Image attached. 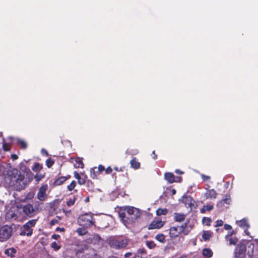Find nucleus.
I'll use <instances>...</instances> for the list:
<instances>
[{
  "label": "nucleus",
  "instance_id": "4c0bfd02",
  "mask_svg": "<svg viewBox=\"0 0 258 258\" xmlns=\"http://www.w3.org/2000/svg\"><path fill=\"white\" fill-rule=\"evenodd\" d=\"M204 223H205L207 226H210L211 222V219L209 218L204 217L202 219Z\"/></svg>",
  "mask_w": 258,
  "mask_h": 258
},
{
  "label": "nucleus",
  "instance_id": "f8f14e48",
  "mask_svg": "<svg viewBox=\"0 0 258 258\" xmlns=\"http://www.w3.org/2000/svg\"><path fill=\"white\" fill-rule=\"evenodd\" d=\"M165 222L161 220H154L149 226V229H159L163 226Z\"/></svg>",
  "mask_w": 258,
  "mask_h": 258
},
{
  "label": "nucleus",
  "instance_id": "58836bf2",
  "mask_svg": "<svg viewBox=\"0 0 258 258\" xmlns=\"http://www.w3.org/2000/svg\"><path fill=\"white\" fill-rule=\"evenodd\" d=\"M76 201V198H73V199H70L67 202V205L68 206L70 207L75 204Z\"/></svg>",
  "mask_w": 258,
  "mask_h": 258
},
{
  "label": "nucleus",
  "instance_id": "393cba45",
  "mask_svg": "<svg viewBox=\"0 0 258 258\" xmlns=\"http://www.w3.org/2000/svg\"><path fill=\"white\" fill-rule=\"evenodd\" d=\"M166 236L162 233H159L156 235L155 239L159 242L165 243Z\"/></svg>",
  "mask_w": 258,
  "mask_h": 258
},
{
  "label": "nucleus",
  "instance_id": "a19ab883",
  "mask_svg": "<svg viewBox=\"0 0 258 258\" xmlns=\"http://www.w3.org/2000/svg\"><path fill=\"white\" fill-rule=\"evenodd\" d=\"M51 247L56 250H57L60 248V246L57 245L55 241H54L51 243Z\"/></svg>",
  "mask_w": 258,
  "mask_h": 258
},
{
  "label": "nucleus",
  "instance_id": "e433bc0d",
  "mask_svg": "<svg viewBox=\"0 0 258 258\" xmlns=\"http://www.w3.org/2000/svg\"><path fill=\"white\" fill-rule=\"evenodd\" d=\"M137 254H139L140 255L146 256V250L144 248H140L139 249L137 253Z\"/></svg>",
  "mask_w": 258,
  "mask_h": 258
},
{
  "label": "nucleus",
  "instance_id": "c756f323",
  "mask_svg": "<svg viewBox=\"0 0 258 258\" xmlns=\"http://www.w3.org/2000/svg\"><path fill=\"white\" fill-rule=\"evenodd\" d=\"M119 217L121 220V221L122 222V223L126 225L127 223V220H124V218H126V215L125 213L124 212H119Z\"/></svg>",
  "mask_w": 258,
  "mask_h": 258
},
{
  "label": "nucleus",
  "instance_id": "bf43d9fd",
  "mask_svg": "<svg viewBox=\"0 0 258 258\" xmlns=\"http://www.w3.org/2000/svg\"><path fill=\"white\" fill-rule=\"evenodd\" d=\"M41 152L42 154H45L46 156H48V152L47 151H46L45 149H42L41 150Z\"/></svg>",
  "mask_w": 258,
  "mask_h": 258
},
{
  "label": "nucleus",
  "instance_id": "a18cd8bd",
  "mask_svg": "<svg viewBox=\"0 0 258 258\" xmlns=\"http://www.w3.org/2000/svg\"><path fill=\"white\" fill-rule=\"evenodd\" d=\"M223 224V221L221 220H218L216 222L215 227L221 226Z\"/></svg>",
  "mask_w": 258,
  "mask_h": 258
},
{
  "label": "nucleus",
  "instance_id": "4be33fe9",
  "mask_svg": "<svg viewBox=\"0 0 258 258\" xmlns=\"http://www.w3.org/2000/svg\"><path fill=\"white\" fill-rule=\"evenodd\" d=\"M187 226V223H185L182 224L180 226L179 229H178L179 231H181V233H182L185 235H187L189 233V230H188L186 228Z\"/></svg>",
  "mask_w": 258,
  "mask_h": 258
},
{
  "label": "nucleus",
  "instance_id": "a878e982",
  "mask_svg": "<svg viewBox=\"0 0 258 258\" xmlns=\"http://www.w3.org/2000/svg\"><path fill=\"white\" fill-rule=\"evenodd\" d=\"M76 163L74 164L75 168H82L84 167V164L82 159L80 158H77L75 159Z\"/></svg>",
  "mask_w": 258,
  "mask_h": 258
},
{
  "label": "nucleus",
  "instance_id": "a211bd4d",
  "mask_svg": "<svg viewBox=\"0 0 258 258\" xmlns=\"http://www.w3.org/2000/svg\"><path fill=\"white\" fill-rule=\"evenodd\" d=\"M16 252L17 250L15 248L11 247L6 249L5 251V254L7 255L8 256L13 257L15 256Z\"/></svg>",
  "mask_w": 258,
  "mask_h": 258
},
{
  "label": "nucleus",
  "instance_id": "f3484780",
  "mask_svg": "<svg viewBox=\"0 0 258 258\" xmlns=\"http://www.w3.org/2000/svg\"><path fill=\"white\" fill-rule=\"evenodd\" d=\"M131 167L134 169H138L140 167V163L136 158H133L130 161Z\"/></svg>",
  "mask_w": 258,
  "mask_h": 258
},
{
  "label": "nucleus",
  "instance_id": "72a5a7b5",
  "mask_svg": "<svg viewBox=\"0 0 258 258\" xmlns=\"http://www.w3.org/2000/svg\"><path fill=\"white\" fill-rule=\"evenodd\" d=\"M76 185V182L75 181H73L68 186L67 188L69 190L72 191L74 189Z\"/></svg>",
  "mask_w": 258,
  "mask_h": 258
},
{
  "label": "nucleus",
  "instance_id": "5fc2aeb1",
  "mask_svg": "<svg viewBox=\"0 0 258 258\" xmlns=\"http://www.w3.org/2000/svg\"><path fill=\"white\" fill-rule=\"evenodd\" d=\"M60 236L58 234H53L52 235V238L55 240L57 239Z\"/></svg>",
  "mask_w": 258,
  "mask_h": 258
},
{
  "label": "nucleus",
  "instance_id": "37998d69",
  "mask_svg": "<svg viewBox=\"0 0 258 258\" xmlns=\"http://www.w3.org/2000/svg\"><path fill=\"white\" fill-rule=\"evenodd\" d=\"M201 176L202 177V179L204 181H208V180H209L210 179V176L204 175L203 174H201Z\"/></svg>",
  "mask_w": 258,
  "mask_h": 258
},
{
  "label": "nucleus",
  "instance_id": "f257e3e1",
  "mask_svg": "<svg viewBox=\"0 0 258 258\" xmlns=\"http://www.w3.org/2000/svg\"><path fill=\"white\" fill-rule=\"evenodd\" d=\"M24 178V175L21 171L13 168L7 170L5 180L9 186L16 190H20L25 188Z\"/></svg>",
  "mask_w": 258,
  "mask_h": 258
},
{
  "label": "nucleus",
  "instance_id": "bb28decb",
  "mask_svg": "<svg viewBox=\"0 0 258 258\" xmlns=\"http://www.w3.org/2000/svg\"><path fill=\"white\" fill-rule=\"evenodd\" d=\"M66 180L67 178L66 177L61 176L54 181V184L56 185H60L62 184Z\"/></svg>",
  "mask_w": 258,
  "mask_h": 258
},
{
  "label": "nucleus",
  "instance_id": "412c9836",
  "mask_svg": "<svg viewBox=\"0 0 258 258\" xmlns=\"http://www.w3.org/2000/svg\"><path fill=\"white\" fill-rule=\"evenodd\" d=\"M202 253L203 255L207 258L211 257L213 255V251L210 248L203 249Z\"/></svg>",
  "mask_w": 258,
  "mask_h": 258
},
{
  "label": "nucleus",
  "instance_id": "cd10ccee",
  "mask_svg": "<svg viewBox=\"0 0 258 258\" xmlns=\"http://www.w3.org/2000/svg\"><path fill=\"white\" fill-rule=\"evenodd\" d=\"M42 169V165L39 163H36L34 166L32 168V170L34 172H37Z\"/></svg>",
  "mask_w": 258,
  "mask_h": 258
},
{
  "label": "nucleus",
  "instance_id": "dca6fc26",
  "mask_svg": "<svg viewBox=\"0 0 258 258\" xmlns=\"http://www.w3.org/2000/svg\"><path fill=\"white\" fill-rule=\"evenodd\" d=\"M231 201L230 196L229 195H226L225 198L220 202H218L217 206L221 207L224 204H229Z\"/></svg>",
  "mask_w": 258,
  "mask_h": 258
},
{
  "label": "nucleus",
  "instance_id": "49530a36",
  "mask_svg": "<svg viewBox=\"0 0 258 258\" xmlns=\"http://www.w3.org/2000/svg\"><path fill=\"white\" fill-rule=\"evenodd\" d=\"M85 179L81 178V177L78 179V183L79 184L82 185L85 183Z\"/></svg>",
  "mask_w": 258,
  "mask_h": 258
},
{
  "label": "nucleus",
  "instance_id": "e2e57ef3",
  "mask_svg": "<svg viewBox=\"0 0 258 258\" xmlns=\"http://www.w3.org/2000/svg\"><path fill=\"white\" fill-rule=\"evenodd\" d=\"M124 220H127V223L130 222H131V218H129V217H126V218H124Z\"/></svg>",
  "mask_w": 258,
  "mask_h": 258
},
{
  "label": "nucleus",
  "instance_id": "680f3d73",
  "mask_svg": "<svg viewBox=\"0 0 258 258\" xmlns=\"http://www.w3.org/2000/svg\"><path fill=\"white\" fill-rule=\"evenodd\" d=\"M175 172L177 174H183V172L181 171L179 169H176L175 170Z\"/></svg>",
  "mask_w": 258,
  "mask_h": 258
},
{
  "label": "nucleus",
  "instance_id": "6e6d98bb",
  "mask_svg": "<svg viewBox=\"0 0 258 258\" xmlns=\"http://www.w3.org/2000/svg\"><path fill=\"white\" fill-rule=\"evenodd\" d=\"M56 231H60V232H63L64 231V228L62 227V228H60V227H57L56 229Z\"/></svg>",
  "mask_w": 258,
  "mask_h": 258
},
{
  "label": "nucleus",
  "instance_id": "9b49d317",
  "mask_svg": "<svg viewBox=\"0 0 258 258\" xmlns=\"http://www.w3.org/2000/svg\"><path fill=\"white\" fill-rule=\"evenodd\" d=\"M47 188V185H45L41 186L37 194V198L40 201H44L46 197V191Z\"/></svg>",
  "mask_w": 258,
  "mask_h": 258
},
{
  "label": "nucleus",
  "instance_id": "aec40b11",
  "mask_svg": "<svg viewBox=\"0 0 258 258\" xmlns=\"http://www.w3.org/2000/svg\"><path fill=\"white\" fill-rule=\"evenodd\" d=\"M185 219V215L183 214L175 213L174 220L176 222H181Z\"/></svg>",
  "mask_w": 258,
  "mask_h": 258
},
{
  "label": "nucleus",
  "instance_id": "8fccbe9b",
  "mask_svg": "<svg viewBox=\"0 0 258 258\" xmlns=\"http://www.w3.org/2000/svg\"><path fill=\"white\" fill-rule=\"evenodd\" d=\"M74 177L78 180L81 177L80 174L76 171L74 172Z\"/></svg>",
  "mask_w": 258,
  "mask_h": 258
},
{
  "label": "nucleus",
  "instance_id": "20e7f679",
  "mask_svg": "<svg viewBox=\"0 0 258 258\" xmlns=\"http://www.w3.org/2000/svg\"><path fill=\"white\" fill-rule=\"evenodd\" d=\"M36 222V220L33 219L29 220L23 225L20 229V235L21 236H31L33 233V229L32 228L35 225Z\"/></svg>",
  "mask_w": 258,
  "mask_h": 258
},
{
  "label": "nucleus",
  "instance_id": "864d4df0",
  "mask_svg": "<svg viewBox=\"0 0 258 258\" xmlns=\"http://www.w3.org/2000/svg\"><path fill=\"white\" fill-rule=\"evenodd\" d=\"M18 158V156L16 154H12L11 155V159L13 160H15L17 159Z\"/></svg>",
  "mask_w": 258,
  "mask_h": 258
},
{
  "label": "nucleus",
  "instance_id": "09e8293b",
  "mask_svg": "<svg viewBox=\"0 0 258 258\" xmlns=\"http://www.w3.org/2000/svg\"><path fill=\"white\" fill-rule=\"evenodd\" d=\"M98 170L99 171V172H101L105 170V168L103 165H100L98 167Z\"/></svg>",
  "mask_w": 258,
  "mask_h": 258
},
{
  "label": "nucleus",
  "instance_id": "ddd939ff",
  "mask_svg": "<svg viewBox=\"0 0 258 258\" xmlns=\"http://www.w3.org/2000/svg\"><path fill=\"white\" fill-rule=\"evenodd\" d=\"M169 236L171 238L178 237L181 233V231L178 230V227H171L169 229Z\"/></svg>",
  "mask_w": 258,
  "mask_h": 258
},
{
  "label": "nucleus",
  "instance_id": "f704fd0d",
  "mask_svg": "<svg viewBox=\"0 0 258 258\" xmlns=\"http://www.w3.org/2000/svg\"><path fill=\"white\" fill-rule=\"evenodd\" d=\"M53 164L54 161L51 158H48L46 161V165L48 168L51 167L53 165Z\"/></svg>",
  "mask_w": 258,
  "mask_h": 258
},
{
  "label": "nucleus",
  "instance_id": "39448f33",
  "mask_svg": "<svg viewBox=\"0 0 258 258\" xmlns=\"http://www.w3.org/2000/svg\"><path fill=\"white\" fill-rule=\"evenodd\" d=\"M246 250V246L244 244L238 243L234 251V258H245Z\"/></svg>",
  "mask_w": 258,
  "mask_h": 258
},
{
  "label": "nucleus",
  "instance_id": "f03ea898",
  "mask_svg": "<svg viewBox=\"0 0 258 258\" xmlns=\"http://www.w3.org/2000/svg\"><path fill=\"white\" fill-rule=\"evenodd\" d=\"M78 224L85 228H89L95 224V220L91 213L81 215L77 219Z\"/></svg>",
  "mask_w": 258,
  "mask_h": 258
},
{
  "label": "nucleus",
  "instance_id": "603ef678",
  "mask_svg": "<svg viewBox=\"0 0 258 258\" xmlns=\"http://www.w3.org/2000/svg\"><path fill=\"white\" fill-rule=\"evenodd\" d=\"M224 228L226 230H231L232 229V227L228 224H225L224 225Z\"/></svg>",
  "mask_w": 258,
  "mask_h": 258
},
{
  "label": "nucleus",
  "instance_id": "13d9d810",
  "mask_svg": "<svg viewBox=\"0 0 258 258\" xmlns=\"http://www.w3.org/2000/svg\"><path fill=\"white\" fill-rule=\"evenodd\" d=\"M63 212L66 215H67L68 214H70L71 213V210H65V209H63Z\"/></svg>",
  "mask_w": 258,
  "mask_h": 258
},
{
  "label": "nucleus",
  "instance_id": "473e14b6",
  "mask_svg": "<svg viewBox=\"0 0 258 258\" xmlns=\"http://www.w3.org/2000/svg\"><path fill=\"white\" fill-rule=\"evenodd\" d=\"M45 177V174H37L35 175L34 178L37 181H40Z\"/></svg>",
  "mask_w": 258,
  "mask_h": 258
},
{
  "label": "nucleus",
  "instance_id": "79ce46f5",
  "mask_svg": "<svg viewBox=\"0 0 258 258\" xmlns=\"http://www.w3.org/2000/svg\"><path fill=\"white\" fill-rule=\"evenodd\" d=\"M3 148L5 151H9L10 150L9 145L7 143H4L3 145Z\"/></svg>",
  "mask_w": 258,
  "mask_h": 258
},
{
  "label": "nucleus",
  "instance_id": "c85d7f7f",
  "mask_svg": "<svg viewBox=\"0 0 258 258\" xmlns=\"http://www.w3.org/2000/svg\"><path fill=\"white\" fill-rule=\"evenodd\" d=\"M87 228L83 227V228H79L77 229L76 232L79 235H84L87 233Z\"/></svg>",
  "mask_w": 258,
  "mask_h": 258
},
{
  "label": "nucleus",
  "instance_id": "c03bdc74",
  "mask_svg": "<svg viewBox=\"0 0 258 258\" xmlns=\"http://www.w3.org/2000/svg\"><path fill=\"white\" fill-rule=\"evenodd\" d=\"M90 176L92 178H95L96 177V175L94 169H90Z\"/></svg>",
  "mask_w": 258,
  "mask_h": 258
},
{
  "label": "nucleus",
  "instance_id": "b1692460",
  "mask_svg": "<svg viewBox=\"0 0 258 258\" xmlns=\"http://www.w3.org/2000/svg\"><path fill=\"white\" fill-rule=\"evenodd\" d=\"M212 236V233L210 231H204L202 234V238L205 241L209 240Z\"/></svg>",
  "mask_w": 258,
  "mask_h": 258
},
{
  "label": "nucleus",
  "instance_id": "5701e85b",
  "mask_svg": "<svg viewBox=\"0 0 258 258\" xmlns=\"http://www.w3.org/2000/svg\"><path fill=\"white\" fill-rule=\"evenodd\" d=\"M214 207L212 205H207L204 206L200 210L201 213H205L206 211H210L213 210Z\"/></svg>",
  "mask_w": 258,
  "mask_h": 258
},
{
  "label": "nucleus",
  "instance_id": "de8ad7c7",
  "mask_svg": "<svg viewBox=\"0 0 258 258\" xmlns=\"http://www.w3.org/2000/svg\"><path fill=\"white\" fill-rule=\"evenodd\" d=\"M112 169L110 167H108L105 169V172L106 174H110L112 172Z\"/></svg>",
  "mask_w": 258,
  "mask_h": 258
},
{
  "label": "nucleus",
  "instance_id": "c9c22d12",
  "mask_svg": "<svg viewBox=\"0 0 258 258\" xmlns=\"http://www.w3.org/2000/svg\"><path fill=\"white\" fill-rule=\"evenodd\" d=\"M146 245L150 249L154 248L156 246V244L152 241H147Z\"/></svg>",
  "mask_w": 258,
  "mask_h": 258
},
{
  "label": "nucleus",
  "instance_id": "774afa93",
  "mask_svg": "<svg viewBox=\"0 0 258 258\" xmlns=\"http://www.w3.org/2000/svg\"><path fill=\"white\" fill-rule=\"evenodd\" d=\"M172 193H173V194H174L175 193V189H173L172 190Z\"/></svg>",
  "mask_w": 258,
  "mask_h": 258
},
{
  "label": "nucleus",
  "instance_id": "9d476101",
  "mask_svg": "<svg viewBox=\"0 0 258 258\" xmlns=\"http://www.w3.org/2000/svg\"><path fill=\"white\" fill-rule=\"evenodd\" d=\"M183 202L184 203L186 207L189 208L191 210L196 208V202L191 197H183Z\"/></svg>",
  "mask_w": 258,
  "mask_h": 258
},
{
  "label": "nucleus",
  "instance_id": "3c124183",
  "mask_svg": "<svg viewBox=\"0 0 258 258\" xmlns=\"http://www.w3.org/2000/svg\"><path fill=\"white\" fill-rule=\"evenodd\" d=\"M57 222H58V220H57V219H52L50 222V225L52 226V225H54L55 223H57Z\"/></svg>",
  "mask_w": 258,
  "mask_h": 258
},
{
  "label": "nucleus",
  "instance_id": "423d86ee",
  "mask_svg": "<svg viewBox=\"0 0 258 258\" xmlns=\"http://www.w3.org/2000/svg\"><path fill=\"white\" fill-rule=\"evenodd\" d=\"M21 208L24 213L30 217L36 214L39 211L38 207L35 205L34 208L33 205L30 204L22 206Z\"/></svg>",
  "mask_w": 258,
  "mask_h": 258
},
{
  "label": "nucleus",
  "instance_id": "6ab92c4d",
  "mask_svg": "<svg viewBox=\"0 0 258 258\" xmlns=\"http://www.w3.org/2000/svg\"><path fill=\"white\" fill-rule=\"evenodd\" d=\"M164 176L165 179L167 180L169 183H173L175 181V176L173 174L171 173H165Z\"/></svg>",
  "mask_w": 258,
  "mask_h": 258
},
{
  "label": "nucleus",
  "instance_id": "4468645a",
  "mask_svg": "<svg viewBox=\"0 0 258 258\" xmlns=\"http://www.w3.org/2000/svg\"><path fill=\"white\" fill-rule=\"evenodd\" d=\"M236 223L239 227L244 229L245 233L248 234L247 229L249 228V224L246 219H243L240 221H237Z\"/></svg>",
  "mask_w": 258,
  "mask_h": 258
},
{
  "label": "nucleus",
  "instance_id": "6e6552de",
  "mask_svg": "<svg viewBox=\"0 0 258 258\" xmlns=\"http://www.w3.org/2000/svg\"><path fill=\"white\" fill-rule=\"evenodd\" d=\"M20 213L19 209H16L15 210H10L7 213V217L14 220H19L20 218Z\"/></svg>",
  "mask_w": 258,
  "mask_h": 258
},
{
  "label": "nucleus",
  "instance_id": "0eeeda50",
  "mask_svg": "<svg viewBox=\"0 0 258 258\" xmlns=\"http://www.w3.org/2000/svg\"><path fill=\"white\" fill-rule=\"evenodd\" d=\"M126 211L128 216H131V222H134L141 215L139 210L133 207H126Z\"/></svg>",
  "mask_w": 258,
  "mask_h": 258
},
{
  "label": "nucleus",
  "instance_id": "7c9ffc66",
  "mask_svg": "<svg viewBox=\"0 0 258 258\" xmlns=\"http://www.w3.org/2000/svg\"><path fill=\"white\" fill-rule=\"evenodd\" d=\"M167 210L166 209H158L156 210V214L157 215H165L167 213Z\"/></svg>",
  "mask_w": 258,
  "mask_h": 258
},
{
  "label": "nucleus",
  "instance_id": "7ed1b4c3",
  "mask_svg": "<svg viewBox=\"0 0 258 258\" xmlns=\"http://www.w3.org/2000/svg\"><path fill=\"white\" fill-rule=\"evenodd\" d=\"M12 226L5 225L0 228V241L5 242L9 239L13 235Z\"/></svg>",
  "mask_w": 258,
  "mask_h": 258
},
{
  "label": "nucleus",
  "instance_id": "338daca9",
  "mask_svg": "<svg viewBox=\"0 0 258 258\" xmlns=\"http://www.w3.org/2000/svg\"><path fill=\"white\" fill-rule=\"evenodd\" d=\"M138 153V151L136 150L134 152V154H137Z\"/></svg>",
  "mask_w": 258,
  "mask_h": 258
},
{
  "label": "nucleus",
  "instance_id": "1a4fd4ad",
  "mask_svg": "<svg viewBox=\"0 0 258 258\" xmlns=\"http://www.w3.org/2000/svg\"><path fill=\"white\" fill-rule=\"evenodd\" d=\"M127 244V240L125 239L113 240L111 245L115 248H122L125 247Z\"/></svg>",
  "mask_w": 258,
  "mask_h": 258
},
{
  "label": "nucleus",
  "instance_id": "69168bd1",
  "mask_svg": "<svg viewBox=\"0 0 258 258\" xmlns=\"http://www.w3.org/2000/svg\"><path fill=\"white\" fill-rule=\"evenodd\" d=\"M84 201H85L86 203L88 202L89 201V197L86 198L85 199Z\"/></svg>",
  "mask_w": 258,
  "mask_h": 258
},
{
  "label": "nucleus",
  "instance_id": "0e129e2a",
  "mask_svg": "<svg viewBox=\"0 0 258 258\" xmlns=\"http://www.w3.org/2000/svg\"><path fill=\"white\" fill-rule=\"evenodd\" d=\"M152 154H153V155H154V156H153V158L154 159H156V158H157V155L155 154V151H153Z\"/></svg>",
  "mask_w": 258,
  "mask_h": 258
},
{
  "label": "nucleus",
  "instance_id": "052dcab7",
  "mask_svg": "<svg viewBox=\"0 0 258 258\" xmlns=\"http://www.w3.org/2000/svg\"><path fill=\"white\" fill-rule=\"evenodd\" d=\"M131 255H132V253H131V252H127V253H126L124 254V256L125 257H128L130 256Z\"/></svg>",
  "mask_w": 258,
  "mask_h": 258
},
{
  "label": "nucleus",
  "instance_id": "2eb2a0df",
  "mask_svg": "<svg viewBox=\"0 0 258 258\" xmlns=\"http://www.w3.org/2000/svg\"><path fill=\"white\" fill-rule=\"evenodd\" d=\"M217 193L214 189H208L205 194V197L207 199H215Z\"/></svg>",
  "mask_w": 258,
  "mask_h": 258
},
{
  "label": "nucleus",
  "instance_id": "2f4dec72",
  "mask_svg": "<svg viewBox=\"0 0 258 258\" xmlns=\"http://www.w3.org/2000/svg\"><path fill=\"white\" fill-rule=\"evenodd\" d=\"M17 140L18 144L20 145L23 149H25L27 148V144L25 141L19 139H17Z\"/></svg>",
  "mask_w": 258,
  "mask_h": 258
},
{
  "label": "nucleus",
  "instance_id": "ea45409f",
  "mask_svg": "<svg viewBox=\"0 0 258 258\" xmlns=\"http://www.w3.org/2000/svg\"><path fill=\"white\" fill-rule=\"evenodd\" d=\"M238 240L236 238H230L229 239V244L230 245H235L236 243L237 242Z\"/></svg>",
  "mask_w": 258,
  "mask_h": 258
},
{
  "label": "nucleus",
  "instance_id": "4d7b16f0",
  "mask_svg": "<svg viewBox=\"0 0 258 258\" xmlns=\"http://www.w3.org/2000/svg\"><path fill=\"white\" fill-rule=\"evenodd\" d=\"M134 258H146V256L140 255L139 254H136Z\"/></svg>",
  "mask_w": 258,
  "mask_h": 258
}]
</instances>
